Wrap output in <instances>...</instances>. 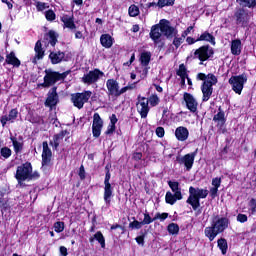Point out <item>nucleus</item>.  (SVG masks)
<instances>
[{
  "instance_id": "f257e3e1",
  "label": "nucleus",
  "mask_w": 256,
  "mask_h": 256,
  "mask_svg": "<svg viewBox=\"0 0 256 256\" xmlns=\"http://www.w3.org/2000/svg\"><path fill=\"white\" fill-rule=\"evenodd\" d=\"M39 172L33 171L31 163L26 162L17 167L15 173V179L17 180V187H25V181H35L39 179Z\"/></svg>"
},
{
  "instance_id": "f03ea898",
  "label": "nucleus",
  "mask_w": 256,
  "mask_h": 256,
  "mask_svg": "<svg viewBox=\"0 0 256 256\" xmlns=\"http://www.w3.org/2000/svg\"><path fill=\"white\" fill-rule=\"evenodd\" d=\"M229 227V219L220 217L219 215L212 217L211 226H208L204 230L205 236L209 241H214L220 233H223L225 229Z\"/></svg>"
},
{
  "instance_id": "7ed1b4c3",
  "label": "nucleus",
  "mask_w": 256,
  "mask_h": 256,
  "mask_svg": "<svg viewBox=\"0 0 256 256\" xmlns=\"http://www.w3.org/2000/svg\"><path fill=\"white\" fill-rule=\"evenodd\" d=\"M176 33L177 31L171 26L169 21L160 20L159 24L152 26L150 38L154 43H161L162 35H165L166 37H173Z\"/></svg>"
},
{
  "instance_id": "20e7f679",
  "label": "nucleus",
  "mask_w": 256,
  "mask_h": 256,
  "mask_svg": "<svg viewBox=\"0 0 256 256\" xmlns=\"http://www.w3.org/2000/svg\"><path fill=\"white\" fill-rule=\"evenodd\" d=\"M207 195H209V190L191 186L189 188V197L186 203L191 205L194 211H197V209L201 207L200 199H207Z\"/></svg>"
},
{
  "instance_id": "39448f33",
  "label": "nucleus",
  "mask_w": 256,
  "mask_h": 256,
  "mask_svg": "<svg viewBox=\"0 0 256 256\" xmlns=\"http://www.w3.org/2000/svg\"><path fill=\"white\" fill-rule=\"evenodd\" d=\"M107 87V95L112 99H117V97H121L123 93H127V88H119V82L115 79H108L106 81Z\"/></svg>"
},
{
  "instance_id": "423d86ee",
  "label": "nucleus",
  "mask_w": 256,
  "mask_h": 256,
  "mask_svg": "<svg viewBox=\"0 0 256 256\" xmlns=\"http://www.w3.org/2000/svg\"><path fill=\"white\" fill-rule=\"evenodd\" d=\"M106 169H109V168L106 166ZM110 180H111V172L107 170L105 179H104V195H103V199L106 207L111 206V199H113L114 189H113V186H111V183L109 182Z\"/></svg>"
},
{
  "instance_id": "0eeeda50",
  "label": "nucleus",
  "mask_w": 256,
  "mask_h": 256,
  "mask_svg": "<svg viewBox=\"0 0 256 256\" xmlns=\"http://www.w3.org/2000/svg\"><path fill=\"white\" fill-rule=\"evenodd\" d=\"M251 11L245 8H238L234 13V19L237 25H241V27H247L251 17Z\"/></svg>"
},
{
  "instance_id": "6e6552de",
  "label": "nucleus",
  "mask_w": 256,
  "mask_h": 256,
  "mask_svg": "<svg viewBox=\"0 0 256 256\" xmlns=\"http://www.w3.org/2000/svg\"><path fill=\"white\" fill-rule=\"evenodd\" d=\"M228 83L231 85L232 91H235L238 95H241L243 87L247 83V76L245 74L232 76Z\"/></svg>"
},
{
  "instance_id": "1a4fd4ad",
  "label": "nucleus",
  "mask_w": 256,
  "mask_h": 256,
  "mask_svg": "<svg viewBox=\"0 0 256 256\" xmlns=\"http://www.w3.org/2000/svg\"><path fill=\"white\" fill-rule=\"evenodd\" d=\"M91 95H93V92L91 91H85L83 93H76L72 95V102L74 104V107H77L78 109H83V106L89 99H91Z\"/></svg>"
},
{
  "instance_id": "9d476101",
  "label": "nucleus",
  "mask_w": 256,
  "mask_h": 256,
  "mask_svg": "<svg viewBox=\"0 0 256 256\" xmlns=\"http://www.w3.org/2000/svg\"><path fill=\"white\" fill-rule=\"evenodd\" d=\"M210 57H213V48L209 46H202L194 52V59H199L200 65H203V62L207 61Z\"/></svg>"
},
{
  "instance_id": "9b49d317",
  "label": "nucleus",
  "mask_w": 256,
  "mask_h": 256,
  "mask_svg": "<svg viewBox=\"0 0 256 256\" xmlns=\"http://www.w3.org/2000/svg\"><path fill=\"white\" fill-rule=\"evenodd\" d=\"M61 79H65V73L60 74L58 72L46 70V75L44 77V87H51V85H55V83H57V81H61Z\"/></svg>"
},
{
  "instance_id": "f8f14e48",
  "label": "nucleus",
  "mask_w": 256,
  "mask_h": 256,
  "mask_svg": "<svg viewBox=\"0 0 256 256\" xmlns=\"http://www.w3.org/2000/svg\"><path fill=\"white\" fill-rule=\"evenodd\" d=\"M136 107L141 118L147 119V115H149V100L145 97L138 96Z\"/></svg>"
},
{
  "instance_id": "ddd939ff",
  "label": "nucleus",
  "mask_w": 256,
  "mask_h": 256,
  "mask_svg": "<svg viewBox=\"0 0 256 256\" xmlns=\"http://www.w3.org/2000/svg\"><path fill=\"white\" fill-rule=\"evenodd\" d=\"M176 161L179 165H184L186 171H191V169H193V164L195 163V153H189L182 157H177Z\"/></svg>"
},
{
  "instance_id": "4468645a",
  "label": "nucleus",
  "mask_w": 256,
  "mask_h": 256,
  "mask_svg": "<svg viewBox=\"0 0 256 256\" xmlns=\"http://www.w3.org/2000/svg\"><path fill=\"white\" fill-rule=\"evenodd\" d=\"M104 73L99 69H95L90 71L88 74L84 75L82 78L83 83H87L91 85L93 83H97L101 77H103Z\"/></svg>"
},
{
  "instance_id": "2eb2a0df",
  "label": "nucleus",
  "mask_w": 256,
  "mask_h": 256,
  "mask_svg": "<svg viewBox=\"0 0 256 256\" xmlns=\"http://www.w3.org/2000/svg\"><path fill=\"white\" fill-rule=\"evenodd\" d=\"M43 152H42V167H45L51 163V157L53 153L49 148V144L47 142H43L42 144Z\"/></svg>"
},
{
  "instance_id": "dca6fc26",
  "label": "nucleus",
  "mask_w": 256,
  "mask_h": 256,
  "mask_svg": "<svg viewBox=\"0 0 256 256\" xmlns=\"http://www.w3.org/2000/svg\"><path fill=\"white\" fill-rule=\"evenodd\" d=\"M184 101L186 103L187 109L191 111V113H195L197 111L198 103L195 97L189 93L184 94Z\"/></svg>"
},
{
  "instance_id": "f3484780",
  "label": "nucleus",
  "mask_w": 256,
  "mask_h": 256,
  "mask_svg": "<svg viewBox=\"0 0 256 256\" xmlns=\"http://www.w3.org/2000/svg\"><path fill=\"white\" fill-rule=\"evenodd\" d=\"M42 43L46 45V47H49V45H51V47H54V45H57V33H55V31L53 30H50L44 35V40L42 41Z\"/></svg>"
},
{
  "instance_id": "a211bd4d",
  "label": "nucleus",
  "mask_w": 256,
  "mask_h": 256,
  "mask_svg": "<svg viewBox=\"0 0 256 256\" xmlns=\"http://www.w3.org/2000/svg\"><path fill=\"white\" fill-rule=\"evenodd\" d=\"M60 19L62 23H64V27H66L67 29H77L73 14H63Z\"/></svg>"
},
{
  "instance_id": "6ab92c4d",
  "label": "nucleus",
  "mask_w": 256,
  "mask_h": 256,
  "mask_svg": "<svg viewBox=\"0 0 256 256\" xmlns=\"http://www.w3.org/2000/svg\"><path fill=\"white\" fill-rule=\"evenodd\" d=\"M42 45H43V43L41 42V40H38L36 42V45L34 48V51L36 54H35L34 58L32 59V63L37 64V62L40 59H43V57H45V51H43Z\"/></svg>"
},
{
  "instance_id": "aec40b11",
  "label": "nucleus",
  "mask_w": 256,
  "mask_h": 256,
  "mask_svg": "<svg viewBox=\"0 0 256 256\" xmlns=\"http://www.w3.org/2000/svg\"><path fill=\"white\" fill-rule=\"evenodd\" d=\"M58 100H59V97L57 96V88L54 87L48 93V97H47L45 105L47 107H55V105H57Z\"/></svg>"
},
{
  "instance_id": "412c9836",
  "label": "nucleus",
  "mask_w": 256,
  "mask_h": 256,
  "mask_svg": "<svg viewBox=\"0 0 256 256\" xmlns=\"http://www.w3.org/2000/svg\"><path fill=\"white\" fill-rule=\"evenodd\" d=\"M175 137L178 141H187L189 139V130L184 126H179L175 130Z\"/></svg>"
},
{
  "instance_id": "4be33fe9",
  "label": "nucleus",
  "mask_w": 256,
  "mask_h": 256,
  "mask_svg": "<svg viewBox=\"0 0 256 256\" xmlns=\"http://www.w3.org/2000/svg\"><path fill=\"white\" fill-rule=\"evenodd\" d=\"M17 115H19L17 109H12L8 115L2 116L0 119L2 126L5 127L8 121H10V123H14L15 119H17Z\"/></svg>"
},
{
  "instance_id": "5701e85b",
  "label": "nucleus",
  "mask_w": 256,
  "mask_h": 256,
  "mask_svg": "<svg viewBox=\"0 0 256 256\" xmlns=\"http://www.w3.org/2000/svg\"><path fill=\"white\" fill-rule=\"evenodd\" d=\"M49 59L52 65H57L61 63L63 59H65V52H61V51L50 52Z\"/></svg>"
},
{
  "instance_id": "b1692460",
  "label": "nucleus",
  "mask_w": 256,
  "mask_h": 256,
  "mask_svg": "<svg viewBox=\"0 0 256 256\" xmlns=\"http://www.w3.org/2000/svg\"><path fill=\"white\" fill-rule=\"evenodd\" d=\"M201 89L203 93L202 101H207L208 99H211V95H213V86H211L209 82H203Z\"/></svg>"
},
{
  "instance_id": "393cba45",
  "label": "nucleus",
  "mask_w": 256,
  "mask_h": 256,
  "mask_svg": "<svg viewBox=\"0 0 256 256\" xmlns=\"http://www.w3.org/2000/svg\"><path fill=\"white\" fill-rule=\"evenodd\" d=\"M65 135H67V131H62V132L54 135L53 139L50 140L51 147H53L54 149H57V147H59V145H61V141H63V139L65 138Z\"/></svg>"
},
{
  "instance_id": "a878e982",
  "label": "nucleus",
  "mask_w": 256,
  "mask_h": 256,
  "mask_svg": "<svg viewBox=\"0 0 256 256\" xmlns=\"http://www.w3.org/2000/svg\"><path fill=\"white\" fill-rule=\"evenodd\" d=\"M168 185L170 189H172L173 193L175 194L176 199H178V201H181V199H183V194H181V188H179V182L169 181Z\"/></svg>"
},
{
  "instance_id": "bb28decb",
  "label": "nucleus",
  "mask_w": 256,
  "mask_h": 256,
  "mask_svg": "<svg viewBox=\"0 0 256 256\" xmlns=\"http://www.w3.org/2000/svg\"><path fill=\"white\" fill-rule=\"evenodd\" d=\"M214 123H217L218 127L225 125V112L221 108L218 109V113L213 117Z\"/></svg>"
},
{
  "instance_id": "cd10ccee",
  "label": "nucleus",
  "mask_w": 256,
  "mask_h": 256,
  "mask_svg": "<svg viewBox=\"0 0 256 256\" xmlns=\"http://www.w3.org/2000/svg\"><path fill=\"white\" fill-rule=\"evenodd\" d=\"M241 40L235 39L231 42V53L232 55H241Z\"/></svg>"
},
{
  "instance_id": "c85d7f7f",
  "label": "nucleus",
  "mask_w": 256,
  "mask_h": 256,
  "mask_svg": "<svg viewBox=\"0 0 256 256\" xmlns=\"http://www.w3.org/2000/svg\"><path fill=\"white\" fill-rule=\"evenodd\" d=\"M196 41H207L208 43H211V45H215V36L209 32H204L196 39Z\"/></svg>"
},
{
  "instance_id": "c756f323",
  "label": "nucleus",
  "mask_w": 256,
  "mask_h": 256,
  "mask_svg": "<svg viewBox=\"0 0 256 256\" xmlns=\"http://www.w3.org/2000/svg\"><path fill=\"white\" fill-rule=\"evenodd\" d=\"M100 43L106 49H109L113 45V38L109 34H103L100 38Z\"/></svg>"
},
{
  "instance_id": "7c9ffc66",
  "label": "nucleus",
  "mask_w": 256,
  "mask_h": 256,
  "mask_svg": "<svg viewBox=\"0 0 256 256\" xmlns=\"http://www.w3.org/2000/svg\"><path fill=\"white\" fill-rule=\"evenodd\" d=\"M6 62H8L9 65H13L14 67H19V65H21V61L17 59L15 52H11L9 55H7Z\"/></svg>"
},
{
  "instance_id": "2f4dec72",
  "label": "nucleus",
  "mask_w": 256,
  "mask_h": 256,
  "mask_svg": "<svg viewBox=\"0 0 256 256\" xmlns=\"http://www.w3.org/2000/svg\"><path fill=\"white\" fill-rule=\"evenodd\" d=\"M141 65L147 67L151 61V52H142L140 55Z\"/></svg>"
},
{
  "instance_id": "473e14b6",
  "label": "nucleus",
  "mask_w": 256,
  "mask_h": 256,
  "mask_svg": "<svg viewBox=\"0 0 256 256\" xmlns=\"http://www.w3.org/2000/svg\"><path fill=\"white\" fill-rule=\"evenodd\" d=\"M13 147H14V151L15 153H19V151H21V149H23V141L20 139H17L13 136L10 137Z\"/></svg>"
},
{
  "instance_id": "72a5a7b5",
  "label": "nucleus",
  "mask_w": 256,
  "mask_h": 256,
  "mask_svg": "<svg viewBox=\"0 0 256 256\" xmlns=\"http://www.w3.org/2000/svg\"><path fill=\"white\" fill-rule=\"evenodd\" d=\"M236 1L241 5V7H248L249 9L256 7L255 0H236Z\"/></svg>"
},
{
  "instance_id": "f704fd0d",
  "label": "nucleus",
  "mask_w": 256,
  "mask_h": 256,
  "mask_svg": "<svg viewBox=\"0 0 256 256\" xmlns=\"http://www.w3.org/2000/svg\"><path fill=\"white\" fill-rule=\"evenodd\" d=\"M218 247L222 251V255L227 254V249H228L227 240H225L224 238L218 239Z\"/></svg>"
},
{
  "instance_id": "c9c22d12",
  "label": "nucleus",
  "mask_w": 256,
  "mask_h": 256,
  "mask_svg": "<svg viewBox=\"0 0 256 256\" xmlns=\"http://www.w3.org/2000/svg\"><path fill=\"white\" fill-rule=\"evenodd\" d=\"M167 231L170 235H179V225L170 223L167 227Z\"/></svg>"
},
{
  "instance_id": "e433bc0d",
  "label": "nucleus",
  "mask_w": 256,
  "mask_h": 256,
  "mask_svg": "<svg viewBox=\"0 0 256 256\" xmlns=\"http://www.w3.org/2000/svg\"><path fill=\"white\" fill-rule=\"evenodd\" d=\"M93 127H102L103 128V119H101V116L99 113H95L93 115Z\"/></svg>"
},
{
  "instance_id": "4c0bfd02",
  "label": "nucleus",
  "mask_w": 256,
  "mask_h": 256,
  "mask_svg": "<svg viewBox=\"0 0 256 256\" xmlns=\"http://www.w3.org/2000/svg\"><path fill=\"white\" fill-rule=\"evenodd\" d=\"M165 199H166V203H168L169 205H175V203H177V200H178L175 194L171 192L166 193Z\"/></svg>"
},
{
  "instance_id": "58836bf2",
  "label": "nucleus",
  "mask_w": 256,
  "mask_h": 256,
  "mask_svg": "<svg viewBox=\"0 0 256 256\" xmlns=\"http://www.w3.org/2000/svg\"><path fill=\"white\" fill-rule=\"evenodd\" d=\"M178 77H181L182 83H185V78L187 77V70L185 69V65H180L179 70L177 71Z\"/></svg>"
},
{
  "instance_id": "ea45409f",
  "label": "nucleus",
  "mask_w": 256,
  "mask_h": 256,
  "mask_svg": "<svg viewBox=\"0 0 256 256\" xmlns=\"http://www.w3.org/2000/svg\"><path fill=\"white\" fill-rule=\"evenodd\" d=\"M94 239H96V241L100 243L102 249H105V237L103 236V233L99 231L96 232V234L94 235Z\"/></svg>"
},
{
  "instance_id": "a19ab883",
  "label": "nucleus",
  "mask_w": 256,
  "mask_h": 256,
  "mask_svg": "<svg viewBox=\"0 0 256 256\" xmlns=\"http://www.w3.org/2000/svg\"><path fill=\"white\" fill-rule=\"evenodd\" d=\"M204 83H209L210 87L217 85V77L213 74H208Z\"/></svg>"
},
{
  "instance_id": "79ce46f5",
  "label": "nucleus",
  "mask_w": 256,
  "mask_h": 256,
  "mask_svg": "<svg viewBox=\"0 0 256 256\" xmlns=\"http://www.w3.org/2000/svg\"><path fill=\"white\" fill-rule=\"evenodd\" d=\"M128 13L130 17H137V15H139V7L136 5H131L128 9Z\"/></svg>"
},
{
  "instance_id": "37998d69",
  "label": "nucleus",
  "mask_w": 256,
  "mask_h": 256,
  "mask_svg": "<svg viewBox=\"0 0 256 256\" xmlns=\"http://www.w3.org/2000/svg\"><path fill=\"white\" fill-rule=\"evenodd\" d=\"M153 221H156V219L151 218V215H149V213H144V219L142 221V225H151Z\"/></svg>"
},
{
  "instance_id": "c03bdc74",
  "label": "nucleus",
  "mask_w": 256,
  "mask_h": 256,
  "mask_svg": "<svg viewBox=\"0 0 256 256\" xmlns=\"http://www.w3.org/2000/svg\"><path fill=\"white\" fill-rule=\"evenodd\" d=\"M175 0H158V7H167L169 5H173Z\"/></svg>"
},
{
  "instance_id": "a18cd8bd",
  "label": "nucleus",
  "mask_w": 256,
  "mask_h": 256,
  "mask_svg": "<svg viewBox=\"0 0 256 256\" xmlns=\"http://www.w3.org/2000/svg\"><path fill=\"white\" fill-rule=\"evenodd\" d=\"M148 103H150L152 107L159 105V97H157V95L150 96L148 99Z\"/></svg>"
},
{
  "instance_id": "49530a36",
  "label": "nucleus",
  "mask_w": 256,
  "mask_h": 256,
  "mask_svg": "<svg viewBox=\"0 0 256 256\" xmlns=\"http://www.w3.org/2000/svg\"><path fill=\"white\" fill-rule=\"evenodd\" d=\"M65 229V223L63 222H56L54 224V231H56V233H62V231Z\"/></svg>"
},
{
  "instance_id": "de8ad7c7",
  "label": "nucleus",
  "mask_w": 256,
  "mask_h": 256,
  "mask_svg": "<svg viewBox=\"0 0 256 256\" xmlns=\"http://www.w3.org/2000/svg\"><path fill=\"white\" fill-rule=\"evenodd\" d=\"M45 17H46L47 21H55V19H56V15L53 10L46 11Z\"/></svg>"
},
{
  "instance_id": "09e8293b",
  "label": "nucleus",
  "mask_w": 256,
  "mask_h": 256,
  "mask_svg": "<svg viewBox=\"0 0 256 256\" xmlns=\"http://www.w3.org/2000/svg\"><path fill=\"white\" fill-rule=\"evenodd\" d=\"M249 212L251 215H255V213H256V200L255 199L250 200Z\"/></svg>"
},
{
  "instance_id": "8fccbe9b",
  "label": "nucleus",
  "mask_w": 256,
  "mask_h": 256,
  "mask_svg": "<svg viewBox=\"0 0 256 256\" xmlns=\"http://www.w3.org/2000/svg\"><path fill=\"white\" fill-rule=\"evenodd\" d=\"M0 153L4 159H9V156L11 155V149L8 147H3Z\"/></svg>"
},
{
  "instance_id": "3c124183",
  "label": "nucleus",
  "mask_w": 256,
  "mask_h": 256,
  "mask_svg": "<svg viewBox=\"0 0 256 256\" xmlns=\"http://www.w3.org/2000/svg\"><path fill=\"white\" fill-rule=\"evenodd\" d=\"M167 217H169V213H166V212H164V213H156V215L154 216V219H156V221H157V219H159V221H165V219H167Z\"/></svg>"
},
{
  "instance_id": "603ef678",
  "label": "nucleus",
  "mask_w": 256,
  "mask_h": 256,
  "mask_svg": "<svg viewBox=\"0 0 256 256\" xmlns=\"http://www.w3.org/2000/svg\"><path fill=\"white\" fill-rule=\"evenodd\" d=\"M36 9L38 11H45V9H49V5H47V3L45 2H37Z\"/></svg>"
},
{
  "instance_id": "864d4df0",
  "label": "nucleus",
  "mask_w": 256,
  "mask_h": 256,
  "mask_svg": "<svg viewBox=\"0 0 256 256\" xmlns=\"http://www.w3.org/2000/svg\"><path fill=\"white\" fill-rule=\"evenodd\" d=\"M129 227L131 229H141V227H143V222L135 220L129 224Z\"/></svg>"
},
{
  "instance_id": "5fc2aeb1",
  "label": "nucleus",
  "mask_w": 256,
  "mask_h": 256,
  "mask_svg": "<svg viewBox=\"0 0 256 256\" xmlns=\"http://www.w3.org/2000/svg\"><path fill=\"white\" fill-rule=\"evenodd\" d=\"M101 129H103V128L100 126H92L93 137H100Z\"/></svg>"
},
{
  "instance_id": "6e6d98bb",
  "label": "nucleus",
  "mask_w": 256,
  "mask_h": 256,
  "mask_svg": "<svg viewBox=\"0 0 256 256\" xmlns=\"http://www.w3.org/2000/svg\"><path fill=\"white\" fill-rule=\"evenodd\" d=\"M184 41H185V38H183L182 36L180 38L175 37L173 41V45H175L176 49H178V47H181Z\"/></svg>"
},
{
  "instance_id": "4d7b16f0",
  "label": "nucleus",
  "mask_w": 256,
  "mask_h": 256,
  "mask_svg": "<svg viewBox=\"0 0 256 256\" xmlns=\"http://www.w3.org/2000/svg\"><path fill=\"white\" fill-rule=\"evenodd\" d=\"M156 135L157 137H165V128L164 127L156 128Z\"/></svg>"
},
{
  "instance_id": "13d9d810",
  "label": "nucleus",
  "mask_w": 256,
  "mask_h": 256,
  "mask_svg": "<svg viewBox=\"0 0 256 256\" xmlns=\"http://www.w3.org/2000/svg\"><path fill=\"white\" fill-rule=\"evenodd\" d=\"M237 221H239V223H247V215L238 214Z\"/></svg>"
},
{
  "instance_id": "bf43d9fd",
  "label": "nucleus",
  "mask_w": 256,
  "mask_h": 256,
  "mask_svg": "<svg viewBox=\"0 0 256 256\" xmlns=\"http://www.w3.org/2000/svg\"><path fill=\"white\" fill-rule=\"evenodd\" d=\"M212 185L213 187H216L217 189H219V187H221V178H214L212 180Z\"/></svg>"
},
{
  "instance_id": "052dcab7",
  "label": "nucleus",
  "mask_w": 256,
  "mask_h": 256,
  "mask_svg": "<svg viewBox=\"0 0 256 256\" xmlns=\"http://www.w3.org/2000/svg\"><path fill=\"white\" fill-rule=\"evenodd\" d=\"M79 177L80 179H85V167L83 165L80 166V169H79Z\"/></svg>"
},
{
  "instance_id": "680f3d73",
  "label": "nucleus",
  "mask_w": 256,
  "mask_h": 256,
  "mask_svg": "<svg viewBox=\"0 0 256 256\" xmlns=\"http://www.w3.org/2000/svg\"><path fill=\"white\" fill-rule=\"evenodd\" d=\"M219 191V188H216V187H212L210 189V195L211 197H213V199H215V197H217V192Z\"/></svg>"
},
{
  "instance_id": "e2e57ef3",
  "label": "nucleus",
  "mask_w": 256,
  "mask_h": 256,
  "mask_svg": "<svg viewBox=\"0 0 256 256\" xmlns=\"http://www.w3.org/2000/svg\"><path fill=\"white\" fill-rule=\"evenodd\" d=\"M191 31H193V26H189V27L182 33L183 39H185V37H187V35H189V33H191Z\"/></svg>"
},
{
  "instance_id": "0e129e2a",
  "label": "nucleus",
  "mask_w": 256,
  "mask_h": 256,
  "mask_svg": "<svg viewBox=\"0 0 256 256\" xmlns=\"http://www.w3.org/2000/svg\"><path fill=\"white\" fill-rule=\"evenodd\" d=\"M60 255H61V256H67V255H69V253L67 252V247H65V246H61V247H60Z\"/></svg>"
},
{
  "instance_id": "69168bd1",
  "label": "nucleus",
  "mask_w": 256,
  "mask_h": 256,
  "mask_svg": "<svg viewBox=\"0 0 256 256\" xmlns=\"http://www.w3.org/2000/svg\"><path fill=\"white\" fill-rule=\"evenodd\" d=\"M136 243H138V245H144L145 237H143V236L136 237Z\"/></svg>"
},
{
  "instance_id": "338daca9",
  "label": "nucleus",
  "mask_w": 256,
  "mask_h": 256,
  "mask_svg": "<svg viewBox=\"0 0 256 256\" xmlns=\"http://www.w3.org/2000/svg\"><path fill=\"white\" fill-rule=\"evenodd\" d=\"M113 131H115V125L110 124V125L108 126L107 131H106V135H111V133H113Z\"/></svg>"
},
{
  "instance_id": "774afa93",
  "label": "nucleus",
  "mask_w": 256,
  "mask_h": 256,
  "mask_svg": "<svg viewBox=\"0 0 256 256\" xmlns=\"http://www.w3.org/2000/svg\"><path fill=\"white\" fill-rule=\"evenodd\" d=\"M197 79H199L200 81H206L207 80V75H205L203 73H199L197 75Z\"/></svg>"
}]
</instances>
